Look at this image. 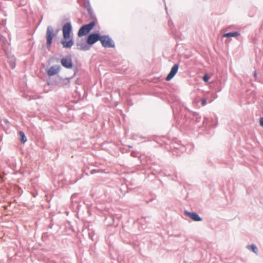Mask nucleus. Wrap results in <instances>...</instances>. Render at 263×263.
Instances as JSON below:
<instances>
[{
    "mask_svg": "<svg viewBox=\"0 0 263 263\" xmlns=\"http://www.w3.org/2000/svg\"><path fill=\"white\" fill-rule=\"evenodd\" d=\"M60 85L63 87H66L69 86V80L68 78H65L63 79H61L60 83Z\"/></svg>",
    "mask_w": 263,
    "mask_h": 263,
    "instance_id": "ddd939ff",
    "label": "nucleus"
},
{
    "mask_svg": "<svg viewBox=\"0 0 263 263\" xmlns=\"http://www.w3.org/2000/svg\"><path fill=\"white\" fill-rule=\"evenodd\" d=\"M77 197L76 194H73L71 197V199L72 200V202H74V199H75V198Z\"/></svg>",
    "mask_w": 263,
    "mask_h": 263,
    "instance_id": "4be33fe9",
    "label": "nucleus"
},
{
    "mask_svg": "<svg viewBox=\"0 0 263 263\" xmlns=\"http://www.w3.org/2000/svg\"><path fill=\"white\" fill-rule=\"evenodd\" d=\"M96 25L95 21H91L88 24L83 25L78 32V36L81 37L88 34Z\"/></svg>",
    "mask_w": 263,
    "mask_h": 263,
    "instance_id": "f257e3e1",
    "label": "nucleus"
},
{
    "mask_svg": "<svg viewBox=\"0 0 263 263\" xmlns=\"http://www.w3.org/2000/svg\"><path fill=\"white\" fill-rule=\"evenodd\" d=\"M247 248L253 252L255 254H258V249L257 247L254 244H252L250 245H248Z\"/></svg>",
    "mask_w": 263,
    "mask_h": 263,
    "instance_id": "dca6fc26",
    "label": "nucleus"
},
{
    "mask_svg": "<svg viewBox=\"0 0 263 263\" xmlns=\"http://www.w3.org/2000/svg\"><path fill=\"white\" fill-rule=\"evenodd\" d=\"M22 192V190L21 188H20L18 186H17V195L18 194H21V193Z\"/></svg>",
    "mask_w": 263,
    "mask_h": 263,
    "instance_id": "b1692460",
    "label": "nucleus"
},
{
    "mask_svg": "<svg viewBox=\"0 0 263 263\" xmlns=\"http://www.w3.org/2000/svg\"><path fill=\"white\" fill-rule=\"evenodd\" d=\"M67 39H64V38L61 41V43L62 44L63 47L65 48H71L73 44L74 41L72 39H69L68 41H66Z\"/></svg>",
    "mask_w": 263,
    "mask_h": 263,
    "instance_id": "9d476101",
    "label": "nucleus"
},
{
    "mask_svg": "<svg viewBox=\"0 0 263 263\" xmlns=\"http://www.w3.org/2000/svg\"><path fill=\"white\" fill-rule=\"evenodd\" d=\"M97 171L96 170H92L91 172V174H93L94 173H96Z\"/></svg>",
    "mask_w": 263,
    "mask_h": 263,
    "instance_id": "393cba45",
    "label": "nucleus"
},
{
    "mask_svg": "<svg viewBox=\"0 0 263 263\" xmlns=\"http://www.w3.org/2000/svg\"><path fill=\"white\" fill-rule=\"evenodd\" d=\"M184 214L195 221H201L202 220V218L196 212H191L185 211Z\"/></svg>",
    "mask_w": 263,
    "mask_h": 263,
    "instance_id": "1a4fd4ad",
    "label": "nucleus"
},
{
    "mask_svg": "<svg viewBox=\"0 0 263 263\" xmlns=\"http://www.w3.org/2000/svg\"><path fill=\"white\" fill-rule=\"evenodd\" d=\"M59 71V68H55V66H51L47 71V74L49 76H52L58 73Z\"/></svg>",
    "mask_w": 263,
    "mask_h": 263,
    "instance_id": "9b49d317",
    "label": "nucleus"
},
{
    "mask_svg": "<svg viewBox=\"0 0 263 263\" xmlns=\"http://www.w3.org/2000/svg\"><path fill=\"white\" fill-rule=\"evenodd\" d=\"M84 7L86 8L87 10L91 8L90 2L89 0H85L84 2Z\"/></svg>",
    "mask_w": 263,
    "mask_h": 263,
    "instance_id": "a211bd4d",
    "label": "nucleus"
},
{
    "mask_svg": "<svg viewBox=\"0 0 263 263\" xmlns=\"http://www.w3.org/2000/svg\"><path fill=\"white\" fill-rule=\"evenodd\" d=\"M254 76H255V77L257 76V73H256V71H254Z\"/></svg>",
    "mask_w": 263,
    "mask_h": 263,
    "instance_id": "a878e982",
    "label": "nucleus"
},
{
    "mask_svg": "<svg viewBox=\"0 0 263 263\" xmlns=\"http://www.w3.org/2000/svg\"><path fill=\"white\" fill-rule=\"evenodd\" d=\"M76 46L77 49L80 50L87 51L90 49L89 45L87 44L85 41L81 39L79 41H77L76 43Z\"/></svg>",
    "mask_w": 263,
    "mask_h": 263,
    "instance_id": "0eeeda50",
    "label": "nucleus"
},
{
    "mask_svg": "<svg viewBox=\"0 0 263 263\" xmlns=\"http://www.w3.org/2000/svg\"><path fill=\"white\" fill-rule=\"evenodd\" d=\"M71 30L72 26L70 22L66 23L64 24L62 28L64 39H69Z\"/></svg>",
    "mask_w": 263,
    "mask_h": 263,
    "instance_id": "39448f33",
    "label": "nucleus"
},
{
    "mask_svg": "<svg viewBox=\"0 0 263 263\" xmlns=\"http://www.w3.org/2000/svg\"><path fill=\"white\" fill-rule=\"evenodd\" d=\"M88 13L89 14V16L90 18V19L92 20V21H95L96 23H97V18L96 17L95 14L94 13L92 8H90V9L87 10Z\"/></svg>",
    "mask_w": 263,
    "mask_h": 263,
    "instance_id": "4468645a",
    "label": "nucleus"
},
{
    "mask_svg": "<svg viewBox=\"0 0 263 263\" xmlns=\"http://www.w3.org/2000/svg\"><path fill=\"white\" fill-rule=\"evenodd\" d=\"M203 79L205 82H208L210 79V77L207 74H205L203 77Z\"/></svg>",
    "mask_w": 263,
    "mask_h": 263,
    "instance_id": "6ab92c4d",
    "label": "nucleus"
},
{
    "mask_svg": "<svg viewBox=\"0 0 263 263\" xmlns=\"http://www.w3.org/2000/svg\"><path fill=\"white\" fill-rule=\"evenodd\" d=\"M260 125L263 127V117L260 118Z\"/></svg>",
    "mask_w": 263,
    "mask_h": 263,
    "instance_id": "5701e85b",
    "label": "nucleus"
},
{
    "mask_svg": "<svg viewBox=\"0 0 263 263\" xmlns=\"http://www.w3.org/2000/svg\"><path fill=\"white\" fill-rule=\"evenodd\" d=\"M8 60L10 65L11 68H14L15 67V59L14 57H8Z\"/></svg>",
    "mask_w": 263,
    "mask_h": 263,
    "instance_id": "f3484780",
    "label": "nucleus"
},
{
    "mask_svg": "<svg viewBox=\"0 0 263 263\" xmlns=\"http://www.w3.org/2000/svg\"><path fill=\"white\" fill-rule=\"evenodd\" d=\"M18 134L20 135V140L21 143H25L27 140V137H26L23 131H20L18 132Z\"/></svg>",
    "mask_w": 263,
    "mask_h": 263,
    "instance_id": "2eb2a0df",
    "label": "nucleus"
},
{
    "mask_svg": "<svg viewBox=\"0 0 263 263\" xmlns=\"http://www.w3.org/2000/svg\"><path fill=\"white\" fill-rule=\"evenodd\" d=\"M240 35V33L238 31H234L224 33L223 35V37H236Z\"/></svg>",
    "mask_w": 263,
    "mask_h": 263,
    "instance_id": "f8f14e48",
    "label": "nucleus"
},
{
    "mask_svg": "<svg viewBox=\"0 0 263 263\" xmlns=\"http://www.w3.org/2000/svg\"><path fill=\"white\" fill-rule=\"evenodd\" d=\"M100 42L104 48H114L115 43L108 35H101Z\"/></svg>",
    "mask_w": 263,
    "mask_h": 263,
    "instance_id": "7ed1b4c3",
    "label": "nucleus"
},
{
    "mask_svg": "<svg viewBox=\"0 0 263 263\" xmlns=\"http://www.w3.org/2000/svg\"><path fill=\"white\" fill-rule=\"evenodd\" d=\"M206 104V100L205 99H201V105L202 106L205 105Z\"/></svg>",
    "mask_w": 263,
    "mask_h": 263,
    "instance_id": "412c9836",
    "label": "nucleus"
},
{
    "mask_svg": "<svg viewBox=\"0 0 263 263\" xmlns=\"http://www.w3.org/2000/svg\"><path fill=\"white\" fill-rule=\"evenodd\" d=\"M55 35L56 34L54 33L53 27L51 26H48L47 28L46 34V38L47 40L46 47L47 49H49L50 48L52 40Z\"/></svg>",
    "mask_w": 263,
    "mask_h": 263,
    "instance_id": "f03ea898",
    "label": "nucleus"
},
{
    "mask_svg": "<svg viewBox=\"0 0 263 263\" xmlns=\"http://www.w3.org/2000/svg\"><path fill=\"white\" fill-rule=\"evenodd\" d=\"M61 65L65 68L71 69L73 66L71 58L70 56L63 58L61 60Z\"/></svg>",
    "mask_w": 263,
    "mask_h": 263,
    "instance_id": "423d86ee",
    "label": "nucleus"
},
{
    "mask_svg": "<svg viewBox=\"0 0 263 263\" xmlns=\"http://www.w3.org/2000/svg\"><path fill=\"white\" fill-rule=\"evenodd\" d=\"M101 37V35H100L98 33H91L88 35L86 42L87 44L92 45L97 41H100Z\"/></svg>",
    "mask_w": 263,
    "mask_h": 263,
    "instance_id": "20e7f679",
    "label": "nucleus"
},
{
    "mask_svg": "<svg viewBox=\"0 0 263 263\" xmlns=\"http://www.w3.org/2000/svg\"><path fill=\"white\" fill-rule=\"evenodd\" d=\"M194 117L196 118V121L197 122H200V121L201 120V117H198V114L195 115H194Z\"/></svg>",
    "mask_w": 263,
    "mask_h": 263,
    "instance_id": "aec40b11",
    "label": "nucleus"
},
{
    "mask_svg": "<svg viewBox=\"0 0 263 263\" xmlns=\"http://www.w3.org/2000/svg\"><path fill=\"white\" fill-rule=\"evenodd\" d=\"M179 69V64H176L173 65V66L172 67L171 71L168 74L166 78V80L167 81H170L172 80L174 77L176 75L177 73L178 70Z\"/></svg>",
    "mask_w": 263,
    "mask_h": 263,
    "instance_id": "6e6552de",
    "label": "nucleus"
}]
</instances>
